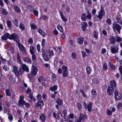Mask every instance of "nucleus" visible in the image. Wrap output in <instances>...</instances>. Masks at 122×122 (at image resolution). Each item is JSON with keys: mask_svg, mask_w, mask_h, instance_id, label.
Listing matches in <instances>:
<instances>
[{"mask_svg": "<svg viewBox=\"0 0 122 122\" xmlns=\"http://www.w3.org/2000/svg\"><path fill=\"white\" fill-rule=\"evenodd\" d=\"M44 104L43 102L41 100H39L37 102V106L38 107H40L41 108L43 106Z\"/></svg>", "mask_w": 122, "mask_h": 122, "instance_id": "nucleus-13", "label": "nucleus"}, {"mask_svg": "<svg viewBox=\"0 0 122 122\" xmlns=\"http://www.w3.org/2000/svg\"><path fill=\"white\" fill-rule=\"evenodd\" d=\"M17 60L19 64L22 63L21 62V61L20 59V56L19 55V53L18 52L17 54Z\"/></svg>", "mask_w": 122, "mask_h": 122, "instance_id": "nucleus-24", "label": "nucleus"}, {"mask_svg": "<svg viewBox=\"0 0 122 122\" xmlns=\"http://www.w3.org/2000/svg\"><path fill=\"white\" fill-rule=\"evenodd\" d=\"M84 40V38L83 37H80L77 39L78 42L81 44L83 43V41Z\"/></svg>", "mask_w": 122, "mask_h": 122, "instance_id": "nucleus-29", "label": "nucleus"}, {"mask_svg": "<svg viewBox=\"0 0 122 122\" xmlns=\"http://www.w3.org/2000/svg\"><path fill=\"white\" fill-rule=\"evenodd\" d=\"M25 102L24 100H19L18 103L20 106H22L25 105Z\"/></svg>", "mask_w": 122, "mask_h": 122, "instance_id": "nucleus-21", "label": "nucleus"}, {"mask_svg": "<svg viewBox=\"0 0 122 122\" xmlns=\"http://www.w3.org/2000/svg\"><path fill=\"white\" fill-rule=\"evenodd\" d=\"M31 74L35 76L37 74V72L38 71V69L34 65H32V66Z\"/></svg>", "mask_w": 122, "mask_h": 122, "instance_id": "nucleus-9", "label": "nucleus"}, {"mask_svg": "<svg viewBox=\"0 0 122 122\" xmlns=\"http://www.w3.org/2000/svg\"><path fill=\"white\" fill-rule=\"evenodd\" d=\"M83 25L82 27V29L83 31H85L87 25V24L85 22H83Z\"/></svg>", "mask_w": 122, "mask_h": 122, "instance_id": "nucleus-27", "label": "nucleus"}, {"mask_svg": "<svg viewBox=\"0 0 122 122\" xmlns=\"http://www.w3.org/2000/svg\"><path fill=\"white\" fill-rule=\"evenodd\" d=\"M27 7L31 11L33 10H34L33 7L31 5H29Z\"/></svg>", "mask_w": 122, "mask_h": 122, "instance_id": "nucleus-50", "label": "nucleus"}, {"mask_svg": "<svg viewBox=\"0 0 122 122\" xmlns=\"http://www.w3.org/2000/svg\"><path fill=\"white\" fill-rule=\"evenodd\" d=\"M3 69L5 71H7L9 70V67L6 66L4 65L3 67Z\"/></svg>", "mask_w": 122, "mask_h": 122, "instance_id": "nucleus-55", "label": "nucleus"}, {"mask_svg": "<svg viewBox=\"0 0 122 122\" xmlns=\"http://www.w3.org/2000/svg\"><path fill=\"white\" fill-rule=\"evenodd\" d=\"M15 24L16 25V26L17 27H18V20L16 19H15Z\"/></svg>", "mask_w": 122, "mask_h": 122, "instance_id": "nucleus-63", "label": "nucleus"}, {"mask_svg": "<svg viewBox=\"0 0 122 122\" xmlns=\"http://www.w3.org/2000/svg\"><path fill=\"white\" fill-rule=\"evenodd\" d=\"M122 106V104L121 102H119L117 107V108L119 109L121 108Z\"/></svg>", "mask_w": 122, "mask_h": 122, "instance_id": "nucleus-62", "label": "nucleus"}, {"mask_svg": "<svg viewBox=\"0 0 122 122\" xmlns=\"http://www.w3.org/2000/svg\"><path fill=\"white\" fill-rule=\"evenodd\" d=\"M7 23L8 26L9 28H10L11 26V21L10 20H8L7 22Z\"/></svg>", "mask_w": 122, "mask_h": 122, "instance_id": "nucleus-40", "label": "nucleus"}, {"mask_svg": "<svg viewBox=\"0 0 122 122\" xmlns=\"http://www.w3.org/2000/svg\"><path fill=\"white\" fill-rule=\"evenodd\" d=\"M10 81L12 83H14L15 81V79L13 77H10L9 79Z\"/></svg>", "mask_w": 122, "mask_h": 122, "instance_id": "nucleus-45", "label": "nucleus"}, {"mask_svg": "<svg viewBox=\"0 0 122 122\" xmlns=\"http://www.w3.org/2000/svg\"><path fill=\"white\" fill-rule=\"evenodd\" d=\"M114 97L116 100H120L122 98V96L121 93L118 92L117 90L115 89L114 91Z\"/></svg>", "mask_w": 122, "mask_h": 122, "instance_id": "nucleus-4", "label": "nucleus"}, {"mask_svg": "<svg viewBox=\"0 0 122 122\" xmlns=\"http://www.w3.org/2000/svg\"><path fill=\"white\" fill-rule=\"evenodd\" d=\"M29 97L30 99V100H29V102H31L32 101L34 102H35L36 100V99L33 96L32 94H30Z\"/></svg>", "mask_w": 122, "mask_h": 122, "instance_id": "nucleus-18", "label": "nucleus"}, {"mask_svg": "<svg viewBox=\"0 0 122 122\" xmlns=\"http://www.w3.org/2000/svg\"><path fill=\"white\" fill-rule=\"evenodd\" d=\"M21 68L23 70V73H24V71H25L27 72H28L29 71V69L27 66L26 65L23 63L21 64Z\"/></svg>", "mask_w": 122, "mask_h": 122, "instance_id": "nucleus-11", "label": "nucleus"}, {"mask_svg": "<svg viewBox=\"0 0 122 122\" xmlns=\"http://www.w3.org/2000/svg\"><path fill=\"white\" fill-rule=\"evenodd\" d=\"M110 85L108 86L114 88H115L117 86L115 81L113 80H112L110 82Z\"/></svg>", "mask_w": 122, "mask_h": 122, "instance_id": "nucleus-14", "label": "nucleus"}, {"mask_svg": "<svg viewBox=\"0 0 122 122\" xmlns=\"http://www.w3.org/2000/svg\"><path fill=\"white\" fill-rule=\"evenodd\" d=\"M62 69L63 72L65 71H67V67L65 66H63L62 67Z\"/></svg>", "mask_w": 122, "mask_h": 122, "instance_id": "nucleus-47", "label": "nucleus"}, {"mask_svg": "<svg viewBox=\"0 0 122 122\" xmlns=\"http://www.w3.org/2000/svg\"><path fill=\"white\" fill-rule=\"evenodd\" d=\"M14 8L15 11L17 13H19L20 12V10L18 7L16 5H14Z\"/></svg>", "mask_w": 122, "mask_h": 122, "instance_id": "nucleus-23", "label": "nucleus"}, {"mask_svg": "<svg viewBox=\"0 0 122 122\" xmlns=\"http://www.w3.org/2000/svg\"><path fill=\"white\" fill-rule=\"evenodd\" d=\"M1 38L2 40L5 41H6L8 39L10 40H14L18 43L20 42L18 36L15 33L12 34L10 35L8 33H6L1 36Z\"/></svg>", "mask_w": 122, "mask_h": 122, "instance_id": "nucleus-1", "label": "nucleus"}, {"mask_svg": "<svg viewBox=\"0 0 122 122\" xmlns=\"http://www.w3.org/2000/svg\"><path fill=\"white\" fill-rule=\"evenodd\" d=\"M24 61L25 62H26L30 63H31V61L30 59L28 57L25 58L24 60Z\"/></svg>", "mask_w": 122, "mask_h": 122, "instance_id": "nucleus-38", "label": "nucleus"}, {"mask_svg": "<svg viewBox=\"0 0 122 122\" xmlns=\"http://www.w3.org/2000/svg\"><path fill=\"white\" fill-rule=\"evenodd\" d=\"M105 15V11L104 10L103 8L101 7V9L98 15V18L101 19Z\"/></svg>", "mask_w": 122, "mask_h": 122, "instance_id": "nucleus-8", "label": "nucleus"}, {"mask_svg": "<svg viewBox=\"0 0 122 122\" xmlns=\"http://www.w3.org/2000/svg\"><path fill=\"white\" fill-rule=\"evenodd\" d=\"M57 86L56 85H55L53 87H50V89L52 91H54L57 89Z\"/></svg>", "mask_w": 122, "mask_h": 122, "instance_id": "nucleus-25", "label": "nucleus"}, {"mask_svg": "<svg viewBox=\"0 0 122 122\" xmlns=\"http://www.w3.org/2000/svg\"><path fill=\"white\" fill-rule=\"evenodd\" d=\"M40 19H42L44 20H46L48 19L47 17L45 15H43L40 18Z\"/></svg>", "mask_w": 122, "mask_h": 122, "instance_id": "nucleus-58", "label": "nucleus"}, {"mask_svg": "<svg viewBox=\"0 0 122 122\" xmlns=\"http://www.w3.org/2000/svg\"><path fill=\"white\" fill-rule=\"evenodd\" d=\"M106 22L109 25H111V20L109 18L107 19L106 21Z\"/></svg>", "mask_w": 122, "mask_h": 122, "instance_id": "nucleus-51", "label": "nucleus"}, {"mask_svg": "<svg viewBox=\"0 0 122 122\" xmlns=\"http://www.w3.org/2000/svg\"><path fill=\"white\" fill-rule=\"evenodd\" d=\"M57 28L61 32H63V29L62 26L59 25L57 26Z\"/></svg>", "mask_w": 122, "mask_h": 122, "instance_id": "nucleus-30", "label": "nucleus"}, {"mask_svg": "<svg viewBox=\"0 0 122 122\" xmlns=\"http://www.w3.org/2000/svg\"><path fill=\"white\" fill-rule=\"evenodd\" d=\"M60 14L61 17L63 21L64 22H66L67 21V19L63 15V13L62 12H60Z\"/></svg>", "mask_w": 122, "mask_h": 122, "instance_id": "nucleus-17", "label": "nucleus"}, {"mask_svg": "<svg viewBox=\"0 0 122 122\" xmlns=\"http://www.w3.org/2000/svg\"><path fill=\"white\" fill-rule=\"evenodd\" d=\"M56 103L60 106L62 105L63 103L62 100L60 99H57L56 101Z\"/></svg>", "mask_w": 122, "mask_h": 122, "instance_id": "nucleus-31", "label": "nucleus"}, {"mask_svg": "<svg viewBox=\"0 0 122 122\" xmlns=\"http://www.w3.org/2000/svg\"><path fill=\"white\" fill-rule=\"evenodd\" d=\"M40 118L42 122H44L46 121V117L45 114H43V113H41L40 117Z\"/></svg>", "mask_w": 122, "mask_h": 122, "instance_id": "nucleus-15", "label": "nucleus"}, {"mask_svg": "<svg viewBox=\"0 0 122 122\" xmlns=\"http://www.w3.org/2000/svg\"><path fill=\"white\" fill-rule=\"evenodd\" d=\"M109 66L110 70L112 71L114 70H115L116 67L113 64H112L110 62H109Z\"/></svg>", "mask_w": 122, "mask_h": 122, "instance_id": "nucleus-20", "label": "nucleus"}, {"mask_svg": "<svg viewBox=\"0 0 122 122\" xmlns=\"http://www.w3.org/2000/svg\"><path fill=\"white\" fill-rule=\"evenodd\" d=\"M116 39L115 37H114L113 36L111 37V38L110 39V41L112 44H114L116 43Z\"/></svg>", "mask_w": 122, "mask_h": 122, "instance_id": "nucleus-19", "label": "nucleus"}, {"mask_svg": "<svg viewBox=\"0 0 122 122\" xmlns=\"http://www.w3.org/2000/svg\"><path fill=\"white\" fill-rule=\"evenodd\" d=\"M103 68L104 70H106L107 69V64H104L103 66Z\"/></svg>", "mask_w": 122, "mask_h": 122, "instance_id": "nucleus-53", "label": "nucleus"}, {"mask_svg": "<svg viewBox=\"0 0 122 122\" xmlns=\"http://www.w3.org/2000/svg\"><path fill=\"white\" fill-rule=\"evenodd\" d=\"M110 50L112 54H115L118 53L119 48L117 46H110Z\"/></svg>", "mask_w": 122, "mask_h": 122, "instance_id": "nucleus-6", "label": "nucleus"}, {"mask_svg": "<svg viewBox=\"0 0 122 122\" xmlns=\"http://www.w3.org/2000/svg\"><path fill=\"white\" fill-rule=\"evenodd\" d=\"M83 106L85 109L86 110L88 109V110L89 112H91V111L92 107V103L90 102L88 105H87L86 104L85 102H84L83 104Z\"/></svg>", "mask_w": 122, "mask_h": 122, "instance_id": "nucleus-7", "label": "nucleus"}, {"mask_svg": "<svg viewBox=\"0 0 122 122\" xmlns=\"http://www.w3.org/2000/svg\"><path fill=\"white\" fill-rule=\"evenodd\" d=\"M121 27V26L116 22H114L112 24V28L113 30L115 31L117 30L119 34L120 33V30Z\"/></svg>", "mask_w": 122, "mask_h": 122, "instance_id": "nucleus-2", "label": "nucleus"}, {"mask_svg": "<svg viewBox=\"0 0 122 122\" xmlns=\"http://www.w3.org/2000/svg\"><path fill=\"white\" fill-rule=\"evenodd\" d=\"M8 118L10 122L12 121L13 119L12 114H11L10 115H9Z\"/></svg>", "mask_w": 122, "mask_h": 122, "instance_id": "nucleus-44", "label": "nucleus"}, {"mask_svg": "<svg viewBox=\"0 0 122 122\" xmlns=\"http://www.w3.org/2000/svg\"><path fill=\"white\" fill-rule=\"evenodd\" d=\"M38 31L39 33L43 36L44 37H45L46 36L47 34L41 29H39Z\"/></svg>", "mask_w": 122, "mask_h": 122, "instance_id": "nucleus-16", "label": "nucleus"}, {"mask_svg": "<svg viewBox=\"0 0 122 122\" xmlns=\"http://www.w3.org/2000/svg\"><path fill=\"white\" fill-rule=\"evenodd\" d=\"M28 77L30 81L33 79V76L32 74H29L28 75Z\"/></svg>", "mask_w": 122, "mask_h": 122, "instance_id": "nucleus-57", "label": "nucleus"}, {"mask_svg": "<svg viewBox=\"0 0 122 122\" xmlns=\"http://www.w3.org/2000/svg\"><path fill=\"white\" fill-rule=\"evenodd\" d=\"M2 13L4 15H7L8 13V12L4 8H2Z\"/></svg>", "mask_w": 122, "mask_h": 122, "instance_id": "nucleus-33", "label": "nucleus"}, {"mask_svg": "<svg viewBox=\"0 0 122 122\" xmlns=\"http://www.w3.org/2000/svg\"><path fill=\"white\" fill-rule=\"evenodd\" d=\"M74 117V115L73 114H71L68 116L67 117L68 119H69L70 118H73Z\"/></svg>", "mask_w": 122, "mask_h": 122, "instance_id": "nucleus-52", "label": "nucleus"}, {"mask_svg": "<svg viewBox=\"0 0 122 122\" xmlns=\"http://www.w3.org/2000/svg\"><path fill=\"white\" fill-rule=\"evenodd\" d=\"M63 76L67 77L68 76V71H63Z\"/></svg>", "mask_w": 122, "mask_h": 122, "instance_id": "nucleus-39", "label": "nucleus"}, {"mask_svg": "<svg viewBox=\"0 0 122 122\" xmlns=\"http://www.w3.org/2000/svg\"><path fill=\"white\" fill-rule=\"evenodd\" d=\"M94 36L95 38H97L98 37V32L97 31H95L93 32Z\"/></svg>", "mask_w": 122, "mask_h": 122, "instance_id": "nucleus-42", "label": "nucleus"}, {"mask_svg": "<svg viewBox=\"0 0 122 122\" xmlns=\"http://www.w3.org/2000/svg\"><path fill=\"white\" fill-rule=\"evenodd\" d=\"M15 75L18 76L19 75H21L23 73V70L21 68H20L19 71L17 70V68L15 66L13 67Z\"/></svg>", "mask_w": 122, "mask_h": 122, "instance_id": "nucleus-3", "label": "nucleus"}, {"mask_svg": "<svg viewBox=\"0 0 122 122\" xmlns=\"http://www.w3.org/2000/svg\"><path fill=\"white\" fill-rule=\"evenodd\" d=\"M32 55V61H35L36 60V57L35 55L34 54H31Z\"/></svg>", "mask_w": 122, "mask_h": 122, "instance_id": "nucleus-49", "label": "nucleus"}, {"mask_svg": "<svg viewBox=\"0 0 122 122\" xmlns=\"http://www.w3.org/2000/svg\"><path fill=\"white\" fill-rule=\"evenodd\" d=\"M87 73L88 74H89L92 71L90 67L89 66H88L86 68Z\"/></svg>", "mask_w": 122, "mask_h": 122, "instance_id": "nucleus-35", "label": "nucleus"}, {"mask_svg": "<svg viewBox=\"0 0 122 122\" xmlns=\"http://www.w3.org/2000/svg\"><path fill=\"white\" fill-rule=\"evenodd\" d=\"M36 47L37 48L38 52H39L41 49L40 45L39 44H37L36 46Z\"/></svg>", "mask_w": 122, "mask_h": 122, "instance_id": "nucleus-64", "label": "nucleus"}, {"mask_svg": "<svg viewBox=\"0 0 122 122\" xmlns=\"http://www.w3.org/2000/svg\"><path fill=\"white\" fill-rule=\"evenodd\" d=\"M107 114L108 115L110 116L112 115V112L111 111L109 110H107Z\"/></svg>", "mask_w": 122, "mask_h": 122, "instance_id": "nucleus-54", "label": "nucleus"}, {"mask_svg": "<svg viewBox=\"0 0 122 122\" xmlns=\"http://www.w3.org/2000/svg\"><path fill=\"white\" fill-rule=\"evenodd\" d=\"M5 104L7 107H10V103L8 102L7 100L5 101Z\"/></svg>", "mask_w": 122, "mask_h": 122, "instance_id": "nucleus-60", "label": "nucleus"}, {"mask_svg": "<svg viewBox=\"0 0 122 122\" xmlns=\"http://www.w3.org/2000/svg\"><path fill=\"white\" fill-rule=\"evenodd\" d=\"M114 88L108 86L107 89V93L108 95H111L113 94Z\"/></svg>", "mask_w": 122, "mask_h": 122, "instance_id": "nucleus-10", "label": "nucleus"}, {"mask_svg": "<svg viewBox=\"0 0 122 122\" xmlns=\"http://www.w3.org/2000/svg\"><path fill=\"white\" fill-rule=\"evenodd\" d=\"M87 115H83L82 114H80V116L79 117V119L77 120V122H81V120H83L87 118Z\"/></svg>", "mask_w": 122, "mask_h": 122, "instance_id": "nucleus-12", "label": "nucleus"}, {"mask_svg": "<svg viewBox=\"0 0 122 122\" xmlns=\"http://www.w3.org/2000/svg\"><path fill=\"white\" fill-rule=\"evenodd\" d=\"M116 20L117 22L122 25V21L121 19L119 17H117L116 18Z\"/></svg>", "mask_w": 122, "mask_h": 122, "instance_id": "nucleus-37", "label": "nucleus"}, {"mask_svg": "<svg viewBox=\"0 0 122 122\" xmlns=\"http://www.w3.org/2000/svg\"><path fill=\"white\" fill-rule=\"evenodd\" d=\"M45 41L44 39H43L42 40L41 42V45L42 46H44L45 44Z\"/></svg>", "mask_w": 122, "mask_h": 122, "instance_id": "nucleus-61", "label": "nucleus"}, {"mask_svg": "<svg viewBox=\"0 0 122 122\" xmlns=\"http://www.w3.org/2000/svg\"><path fill=\"white\" fill-rule=\"evenodd\" d=\"M82 54V56L83 57H85L86 56V52L84 51H81Z\"/></svg>", "mask_w": 122, "mask_h": 122, "instance_id": "nucleus-59", "label": "nucleus"}, {"mask_svg": "<svg viewBox=\"0 0 122 122\" xmlns=\"http://www.w3.org/2000/svg\"><path fill=\"white\" fill-rule=\"evenodd\" d=\"M35 49L33 46H30L29 51L31 54L34 53Z\"/></svg>", "mask_w": 122, "mask_h": 122, "instance_id": "nucleus-28", "label": "nucleus"}, {"mask_svg": "<svg viewBox=\"0 0 122 122\" xmlns=\"http://www.w3.org/2000/svg\"><path fill=\"white\" fill-rule=\"evenodd\" d=\"M33 13L37 17L38 16V12L36 10H35L33 11Z\"/></svg>", "mask_w": 122, "mask_h": 122, "instance_id": "nucleus-56", "label": "nucleus"}, {"mask_svg": "<svg viewBox=\"0 0 122 122\" xmlns=\"http://www.w3.org/2000/svg\"><path fill=\"white\" fill-rule=\"evenodd\" d=\"M52 80L54 81H55L56 79V75L54 74H53L51 77Z\"/></svg>", "mask_w": 122, "mask_h": 122, "instance_id": "nucleus-46", "label": "nucleus"}, {"mask_svg": "<svg viewBox=\"0 0 122 122\" xmlns=\"http://www.w3.org/2000/svg\"><path fill=\"white\" fill-rule=\"evenodd\" d=\"M6 93L7 96H11V93L9 90L7 89L6 90Z\"/></svg>", "mask_w": 122, "mask_h": 122, "instance_id": "nucleus-41", "label": "nucleus"}, {"mask_svg": "<svg viewBox=\"0 0 122 122\" xmlns=\"http://www.w3.org/2000/svg\"><path fill=\"white\" fill-rule=\"evenodd\" d=\"M49 56H53L54 55V53L53 51L52 50H51L49 51Z\"/></svg>", "mask_w": 122, "mask_h": 122, "instance_id": "nucleus-48", "label": "nucleus"}, {"mask_svg": "<svg viewBox=\"0 0 122 122\" xmlns=\"http://www.w3.org/2000/svg\"><path fill=\"white\" fill-rule=\"evenodd\" d=\"M19 28L21 29L22 31L24 30L25 29L24 25L21 23L20 24Z\"/></svg>", "mask_w": 122, "mask_h": 122, "instance_id": "nucleus-36", "label": "nucleus"}, {"mask_svg": "<svg viewBox=\"0 0 122 122\" xmlns=\"http://www.w3.org/2000/svg\"><path fill=\"white\" fill-rule=\"evenodd\" d=\"M42 56L43 59L45 61H48L49 60V59L47 55L45 54H42Z\"/></svg>", "mask_w": 122, "mask_h": 122, "instance_id": "nucleus-22", "label": "nucleus"}, {"mask_svg": "<svg viewBox=\"0 0 122 122\" xmlns=\"http://www.w3.org/2000/svg\"><path fill=\"white\" fill-rule=\"evenodd\" d=\"M31 28V29L35 30L37 28V26L35 25L31 24L30 25Z\"/></svg>", "mask_w": 122, "mask_h": 122, "instance_id": "nucleus-43", "label": "nucleus"}, {"mask_svg": "<svg viewBox=\"0 0 122 122\" xmlns=\"http://www.w3.org/2000/svg\"><path fill=\"white\" fill-rule=\"evenodd\" d=\"M18 46L20 50L23 54L25 55L27 54L25 48L22 44H19Z\"/></svg>", "mask_w": 122, "mask_h": 122, "instance_id": "nucleus-5", "label": "nucleus"}, {"mask_svg": "<svg viewBox=\"0 0 122 122\" xmlns=\"http://www.w3.org/2000/svg\"><path fill=\"white\" fill-rule=\"evenodd\" d=\"M116 41L117 42H119L122 41V38L120 37H118L117 36H116L115 37Z\"/></svg>", "mask_w": 122, "mask_h": 122, "instance_id": "nucleus-32", "label": "nucleus"}, {"mask_svg": "<svg viewBox=\"0 0 122 122\" xmlns=\"http://www.w3.org/2000/svg\"><path fill=\"white\" fill-rule=\"evenodd\" d=\"M86 15L85 14H82L81 16V19L82 21H85L86 19Z\"/></svg>", "mask_w": 122, "mask_h": 122, "instance_id": "nucleus-26", "label": "nucleus"}, {"mask_svg": "<svg viewBox=\"0 0 122 122\" xmlns=\"http://www.w3.org/2000/svg\"><path fill=\"white\" fill-rule=\"evenodd\" d=\"M77 107L78 110H81V109L82 108V106L81 103L77 102Z\"/></svg>", "mask_w": 122, "mask_h": 122, "instance_id": "nucleus-34", "label": "nucleus"}]
</instances>
